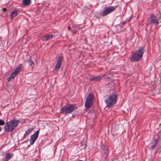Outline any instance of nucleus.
I'll list each match as a JSON object with an SVG mask.
<instances>
[{
	"label": "nucleus",
	"mask_w": 161,
	"mask_h": 161,
	"mask_svg": "<svg viewBox=\"0 0 161 161\" xmlns=\"http://www.w3.org/2000/svg\"><path fill=\"white\" fill-rule=\"evenodd\" d=\"M19 121L17 119H13L7 122L4 127L5 132H9L12 131L18 126Z\"/></svg>",
	"instance_id": "obj_1"
},
{
	"label": "nucleus",
	"mask_w": 161,
	"mask_h": 161,
	"mask_svg": "<svg viewBox=\"0 0 161 161\" xmlns=\"http://www.w3.org/2000/svg\"><path fill=\"white\" fill-rule=\"evenodd\" d=\"M144 47H142L135 51L130 58V61L133 63L138 61L140 60L142 57L144 53Z\"/></svg>",
	"instance_id": "obj_2"
},
{
	"label": "nucleus",
	"mask_w": 161,
	"mask_h": 161,
	"mask_svg": "<svg viewBox=\"0 0 161 161\" xmlns=\"http://www.w3.org/2000/svg\"><path fill=\"white\" fill-rule=\"evenodd\" d=\"M117 95L114 93L111 94L105 101L106 107H110L115 104L117 102Z\"/></svg>",
	"instance_id": "obj_3"
},
{
	"label": "nucleus",
	"mask_w": 161,
	"mask_h": 161,
	"mask_svg": "<svg viewBox=\"0 0 161 161\" xmlns=\"http://www.w3.org/2000/svg\"><path fill=\"white\" fill-rule=\"evenodd\" d=\"M76 109V107L72 104H67L64 106L61 110V113L64 115L70 114Z\"/></svg>",
	"instance_id": "obj_4"
},
{
	"label": "nucleus",
	"mask_w": 161,
	"mask_h": 161,
	"mask_svg": "<svg viewBox=\"0 0 161 161\" xmlns=\"http://www.w3.org/2000/svg\"><path fill=\"white\" fill-rule=\"evenodd\" d=\"M93 98V96L92 94H90L87 96L85 103V106L86 108H89L92 106Z\"/></svg>",
	"instance_id": "obj_5"
},
{
	"label": "nucleus",
	"mask_w": 161,
	"mask_h": 161,
	"mask_svg": "<svg viewBox=\"0 0 161 161\" xmlns=\"http://www.w3.org/2000/svg\"><path fill=\"white\" fill-rule=\"evenodd\" d=\"M22 67V64H20L16 68L15 70L11 74L10 76L7 78L8 82L10 81L12 79L14 78L19 73Z\"/></svg>",
	"instance_id": "obj_6"
},
{
	"label": "nucleus",
	"mask_w": 161,
	"mask_h": 161,
	"mask_svg": "<svg viewBox=\"0 0 161 161\" xmlns=\"http://www.w3.org/2000/svg\"><path fill=\"white\" fill-rule=\"evenodd\" d=\"M115 6H109L107 7L102 13L103 16H105L114 11L116 8Z\"/></svg>",
	"instance_id": "obj_7"
},
{
	"label": "nucleus",
	"mask_w": 161,
	"mask_h": 161,
	"mask_svg": "<svg viewBox=\"0 0 161 161\" xmlns=\"http://www.w3.org/2000/svg\"><path fill=\"white\" fill-rule=\"evenodd\" d=\"M39 133V130H37L33 135L31 136L30 139V144L33 145L34 144L38 137Z\"/></svg>",
	"instance_id": "obj_8"
},
{
	"label": "nucleus",
	"mask_w": 161,
	"mask_h": 161,
	"mask_svg": "<svg viewBox=\"0 0 161 161\" xmlns=\"http://www.w3.org/2000/svg\"><path fill=\"white\" fill-rule=\"evenodd\" d=\"M63 57H59L56 65L54 68V69L56 71H58L61 65L62 62L63 61Z\"/></svg>",
	"instance_id": "obj_9"
},
{
	"label": "nucleus",
	"mask_w": 161,
	"mask_h": 161,
	"mask_svg": "<svg viewBox=\"0 0 161 161\" xmlns=\"http://www.w3.org/2000/svg\"><path fill=\"white\" fill-rule=\"evenodd\" d=\"M158 143V141L157 139H154L151 143V147L150 149L152 150L153 149L157 146Z\"/></svg>",
	"instance_id": "obj_10"
},
{
	"label": "nucleus",
	"mask_w": 161,
	"mask_h": 161,
	"mask_svg": "<svg viewBox=\"0 0 161 161\" xmlns=\"http://www.w3.org/2000/svg\"><path fill=\"white\" fill-rule=\"evenodd\" d=\"M149 23L150 25H157L159 24V21L157 19H153L150 20Z\"/></svg>",
	"instance_id": "obj_11"
},
{
	"label": "nucleus",
	"mask_w": 161,
	"mask_h": 161,
	"mask_svg": "<svg viewBox=\"0 0 161 161\" xmlns=\"http://www.w3.org/2000/svg\"><path fill=\"white\" fill-rule=\"evenodd\" d=\"M53 36L52 34H47L45 35L42 38L43 41H47L50 40Z\"/></svg>",
	"instance_id": "obj_12"
},
{
	"label": "nucleus",
	"mask_w": 161,
	"mask_h": 161,
	"mask_svg": "<svg viewBox=\"0 0 161 161\" xmlns=\"http://www.w3.org/2000/svg\"><path fill=\"white\" fill-rule=\"evenodd\" d=\"M18 14V11L17 10H14L11 12L10 18L11 19H13V18L16 16Z\"/></svg>",
	"instance_id": "obj_13"
},
{
	"label": "nucleus",
	"mask_w": 161,
	"mask_h": 161,
	"mask_svg": "<svg viewBox=\"0 0 161 161\" xmlns=\"http://www.w3.org/2000/svg\"><path fill=\"white\" fill-rule=\"evenodd\" d=\"M31 3V0H23L22 4L25 6H28Z\"/></svg>",
	"instance_id": "obj_14"
},
{
	"label": "nucleus",
	"mask_w": 161,
	"mask_h": 161,
	"mask_svg": "<svg viewBox=\"0 0 161 161\" xmlns=\"http://www.w3.org/2000/svg\"><path fill=\"white\" fill-rule=\"evenodd\" d=\"M13 156V154H11L9 153H6L5 156V161H8Z\"/></svg>",
	"instance_id": "obj_15"
},
{
	"label": "nucleus",
	"mask_w": 161,
	"mask_h": 161,
	"mask_svg": "<svg viewBox=\"0 0 161 161\" xmlns=\"http://www.w3.org/2000/svg\"><path fill=\"white\" fill-rule=\"evenodd\" d=\"M32 129L31 128H30L28 129L25 132V134L24 135L23 137H25L27 136L31 132Z\"/></svg>",
	"instance_id": "obj_16"
},
{
	"label": "nucleus",
	"mask_w": 161,
	"mask_h": 161,
	"mask_svg": "<svg viewBox=\"0 0 161 161\" xmlns=\"http://www.w3.org/2000/svg\"><path fill=\"white\" fill-rule=\"evenodd\" d=\"M101 77L100 76H99L97 77L93 78H92L90 79L91 81H96L97 80H100L101 79Z\"/></svg>",
	"instance_id": "obj_17"
},
{
	"label": "nucleus",
	"mask_w": 161,
	"mask_h": 161,
	"mask_svg": "<svg viewBox=\"0 0 161 161\" xmlns=\"http://www.w3.org/2000/svg\"><path fill=\"white\" fill-rule=\"evenodd\" d=\"M26 62L28 63L29 66H31L32 67L34 66V63L33 61L31 60H26Z\"/></svg>",
	"instance_id": "obj_18"
},
{
	"label": "nucleus",
	"mask_w": 161,
	"mask_h": 161,
	"mask_svg": "<svg viewBox=\"0 0 161 161\" xmlns=\"http://www.w3.org/2000/svg\"><path fill=\"white\" fill-rule=\"evenodd\" d=\"M5 124V122L4 120L3 119H0V126L3 125Z\"/></svg>",
	"instance_id": "obj_19"
},
{
	"label": "nucleus",
	"mask_w": 161,
	"mask_h": 161,
	"mask_svg": "<svg viewBox=\"0 0 161 161\" xmlns=\"http://www.w3.org/2000/svg\"><path fill=\"white\" fill-rule=\"evenodd\" d=\"M150 18L151 19H156V16H155L153 14L151 15Z\"/></svg>",
	"instance_id": "obj_20"
},
{
	"label": "nucleus",
	"mask_w": 161,
	"mask_h": 161,
	"mask_svg": "<svg viewBox=\"0 0 161 161\" xmlns=\"http://www.w3.org/2000/svg\"><path fill=\"white\" fill-rule=\"evenodd\" d=\"M68 29L69 30H70L71 29V28H70V26H69L68 27Z\"/></svg>",
	"instance_id": "obj_21"
},
{
	"label": "nucleus",
	"mask_w": 161,
	"mask_h": 161,
	"mask_svg": "<svg viewBox=\"0 0 161 161\" xmlns=\"http://www.w3.org/2000/svg\"><path fill=\"white\" fill-rule=\"evenodd\" d=\"M2 128L1 127H0V132L1 131Z\"/></svg>",
	"instance_id": "obj_22"
},
{
	"label": "nucleus",
	"mask_w": 161,
	"mask_h": 161,
	"mask_svg": "<svg viewBox=\"0 0 161 161\" xmlns=\"http://www.w3.org/2000/svg\"><path fill=\"white\" fill-rule=\"evenodd\" d=\"M124 23H125V22H124V23H122V25H123L124 24Z\"/></svg>",
	"instance_id": "obj_23"
},
{
	"label": "nucleus",
	"mask_w": 161,
	"mask_h": 161,
	"mask_svg": "<svg viewBox=\"0 0 161 161\" xmlns=\"http://www.w3.org/2000/svg\"><path fill=\"white\" fill-rule=\"evenodd\" d=\"M80 161H83V160H80Z\"/></svg>",
	"instance_id": "obj_24"
}]
</instances>
